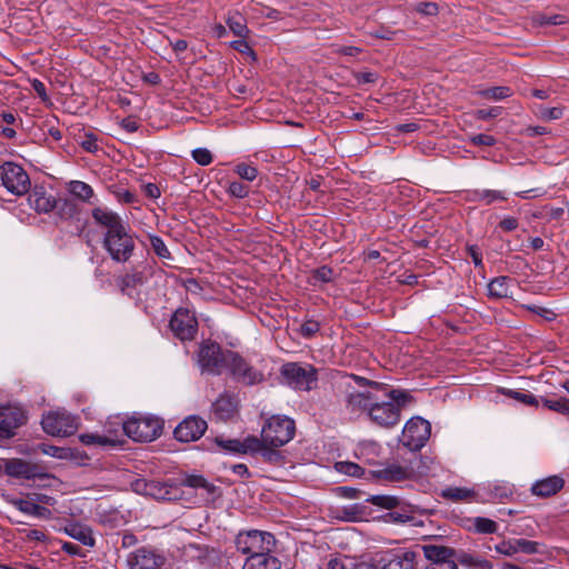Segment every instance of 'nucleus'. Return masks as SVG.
I'll return each instance as SVG.
<instances>
[{
  "label": "nucleus",
  "mask_w": 569,
  "mask_h": 569,
  "mask_svg": "<svg viewBox=\"0 0 569 569\" xmlns=\"http://www.w3.org/2000/svg\"><path fill=\"white\" fill-rule=\"evenodd\" d=\"M359 386H369L377 389L378 395L382 393L380 400L373 401L368 416L377 425L386 428L396 426L400 420V409L411 400L409 393L402 390H389L382 383L370 381L362 377L355 376Z\"/></svg>",
  "instance_id": "obj_1"
},
{
  "label": "nucleus",
  "mask_w": 569,
  "mask_h": 569,
  "mask_svg": "<svg viewBox=\"0 0 569 569\" xmlns=\"http://www.w3.org/2000/svg\"><path fill=\"white\" fill-rule=\"evenodd\" d=\"M295 420L281 415L271 416L262 426L261 439L271 447H282L295 436Z\"/></svg>",
  "instance_id": "obj_2"
},
{
  "label": "nucleus",
  "mask_w": 569,
  "mask_h": 569,
  "mask_svg": "<svg viewBox=\"0 0 569 569\" xmlns=\"http://www.w3.org/2000/svg\"><path fill=\"white\" fill-rule=\"evenodd\" d=\"M231 350H222L221 346L214 341L206 340L200 345L198 352V363L203 372L210 375H221L231 360L228 355Z\"/></svg>",
  "instance_id": "obj_3"
},
{
  "label": "nucleus",
  "mask_w": 569,
  "mask_h": 569,
  "mask_svg": "<svg viewBox=\"0 0 569 569\" xmlns=\"http://www.w3.org/2000/svg\"><path fill=\"white\" fill-rule=\"evenodd\" d=\"M124 433L134 441L150 442L162 432V421L152 416L132 417L122 423Z\"/></svg>",
  "instance_id": "obj_4"
},
{
  "label": "nucleus",
  "mask_w": 569,
  "mask_h": 569,
  "mask_svg": "<svg viewBox=\"0 0 569 569\" xmlns=\"http://www.w3.org/2000/svg\"><path fill=\"white\" fill-rule=\"evenodd\" d=\"M102 243L110 258L121 263L127 262L136 249L133 237L127 226L112 233H104Z\"/></svg>",
  "instance_id": "obj_5"
},
{
  "label": "nucleus",
  "mask_w": 569,
  "mask_h": 569,
  "mask_svg": "<svg viewBox=\"0 0 569 569\" xmlns=\"http://www.w3.org/2000/svg\"><path fill=\"white\" fill-rule=\"evenodd\" d=\"M276 539L272 533L260 530L240 532L236 538L237 550L248 557L272 552Z\"/></svg>",
  "instance_id": "obj_6"
},
{
  "label": "nucleus",
  "mask_w": 569,
  "mask_h": 569,
  "mask_svg": "<svg viewBox=\"0 0 569 569\" xmlns=\"http://www.w3.org/2000/svg\"><path fill=\"white\" fill-rule=\"evenodd\" d=\"M368 502L376 507L388 509L383 516L386 522L407 523L413 519V509L410 505L403 503L396 496L375 495L367 499Z\"/></svg>",
  "instance_id": "obj_7"
},
{
  "label": "nucleus",
  "mask_w": 569,
  "mask_h": 569,
  "mask_svg": "<svg viewBox=\"0 0 569 569\" xmlns=\"http://www.w3.org/2000/svg\"><path fill=\"white\" fill-rule=\"evenodd\" d=\"M41 425L44 432L50 436L68 437L78 430L79 419L64 410H57L44 415Z\"/></svg>",
  "instance_id": "obj_8"
},
{
  "label": "nucleus",
  "mask_w": 569,
  "mask_h": 569,
  "mask_svg": "<svg viewBox=\"0 0 569 569\" xmlns=\"http://www.w3.org/2000/svg\"><path fill=\"white\" fill-rule=\"evenodd\" d=\"M2 186L14 196H23L30 190V178L27 171L16 162H4L0 166Z\"/></svg>",
  "instance_id": "obj_9"
},
{
  "label": "nucleus",
  "mask_w": 569,
  "mask_h": 569,
  "mask_svg": "<svg viewBox=\"0 0 569 569\" xmlns=\"http://www.w3.org/2000/svg\"><path fill=\"white\" fill-rule=\"evenodd\" d=\"M281 376L288 386L298 390H310L311 383L317 380V372L312 366L297 362L283 365Z\"/></svg>",
  "instance_id": "obj_10"
},
{
  "label": "nucleus",
  "mask_w": 569,
  "mask_h": 569,
  "mask_svg": "<svg viewBox=\"0 0 569 569\" xmlns=\"http://www.w3.org/2000/svg\"><path fill=\"white\" fill-rule=\"evenodd\" d=\"M431 432L430 423L420 418H411L402 430L401 442L410 450H419L428 441Z\"/></svg>",
  "instance_id": "obj_11"
},
{
  "label": "nucleus",
  "mask_w": 569,
  "mask_h": 569,
  "mask_svg": "<svg viewBox=\"0 0 569 569\" xmlns=\"http://www.w3.org/2000/svg\"><path fill=\"white\" fill-rule=\"evenodd\" d=\"M133 487L138 493L149 496L156 500H176L180 495V488L171 481L142 479L137 480Z\"/></svg>",
  "instance_id": "obj_12"
},
{
  "label": "nucleus",
  "mask_w": 569,
  "mask_h": 569,
  "mask_svg": "<svg viewBox=\"0 0 569 569\" xmlns=\"http://www.w3.org/2000/svg\"><path fill=\"white\" fill-rule=\"evenodd\" d=\"M173 336L181 341L192 340L198 332V321L194 313L186 308H179L169 322Z\"/></svg>",
  "instance_id": "obj_13"
},
{
  "label": "nucleus",
  "mask_w": 569,
  "mask_h": 569,
  "mask_svg": "<svg viewBox=\"0 0 569 569\" xmlns=\"http://www.w3.org/2000/svg\"><path fill=\"white\" fill-rule=\"evenodd\" d=\"M228 357H231V360L227 369L230 371L233 379L238 382H241L246 386H253L264 380L263 373L249 365L238 353H229Z\"/></svg>",
  "instance_id": "obj_14"
},
{
  "label": "nucleus",
  "mask_w": 569,
  "mask_h": 569,
  "mask_svg": "<svg viewBox=\"0 0 569 569\" xmlns=\"http://www.w3.org/2000/svg\"><path fill=\"white\" fill-rule=\"evenodd\" d=\"M422 551L429 561L425 569H458L451 548L427 545L422 547Z\"/></svg>",
  "instance_id": "obj_15"
},
{
  "label": "nucleus",
  "mask_w": 569,
  "mask_h": 569,
  "mask_svg": "<svg viewBox=\"0 0 569 569\" xmlns=\"http://www.w3.org/2000/svg\"><path fill=\"white\" fill-rule=\"evenodd\" d=\"M207 421L198 416H190L182 420L174 429V438L180 442L196 441L207 430Z\"/></svg>",
  "instance_id": "obj_16"
},
{
  "label": "nucleus",
  "mask_w": 569,
  "mask_h": 569,
  "mask_svg": "<svg viewBox=\"0 0 569 569\" xmlns=\"http://www.w3.org/2000/svg\"><path fill=\"white\" fill-rule=\"evenodd\" d=\"M417 551L399 548L388 551L382 558V569H415L417 566Z\"/></svg>",
  "instance_id": "obj_17"
},
{
  "label": "nucleus",
  "mask_w": 569,
  "mask_h": 569,
  "mask_svg": "<svg viewBox=\"0 0 569 569\" xmlns=\"http://www.w3.org/2000/svg\"><path fill=\"white\" fill-rule=\"evenodd\" d=\"M26 421L24 412L14 406L0 407V437L10 438L14 435V430L22 426Z\"/></svg>",
  "instance_id": "obj_18"
},
{
  "label": "nucleus",
  "mask_w": 569,
  "mask_h": 569,
  "mask_svg": "<svg viewBox=\"0 0 569 569\" xmlns=\"http://www.w3.org/2000/svg\"><path fill=\"white\" fill-rule=\"evenodd\" d=\"M130 569H159L164 563V558L153 549L141 547L130 553L127 559Z\"/></svg>",
  "instance_id": "obj_19"
},
{
  "label": "nucleus",
  "mask_w": 569,
  "mask_h": 569,
  "mask_svg": "<svg viewBox=\"0 0 569 569\" xmlns=\"http://www.w3.org/2000/svg\"><path fill=\"white\" fill-rule=\"evenodd\" d=\"M541 545L525 538L507 539L495 546L498 553L512 557L517 553L535 555L540 551Z\"/></svg>",
  "instance_id": "obj_20"
},
{
  "label": "nucleus",
  "mask_w": 569,
  "mask_h": 569,
  "mask_svg": "<svg viewBox=\"0 0 569 569\" xmlns=\"http://www.w3.org/2000/svg\"><path fill=\"white\" fill-rule=\"evenodd\" d=\"M216 442L220 448L231 453L253 455L261 447L259 438L254 436H249L243 440L223 439L222 437H218L216 438Z\"/></svg>",
  "instance_id": "obj_21"
},
{
  "label": "nucleus",
  "mask_w": 569,
  "mask_h": 569,
  "mask_svg": "<svg viewBox=\"0 0 569 569\" xmlns=\"http://www.w3.org/2000/svg\"><path fill=\"white\" fill-rule=\"evenodd\" d=\"M563 487L565 479L559 475H553L536 480L530 487V492L538 498H550L561 491Z\"/></svg>",
  "instance_id": "obj_22"
},
{
  "label": "nucleus",
  "mask_w": 569,
  "mask_h": 569,
  "mask_svg": "<svg viewBox=\"0 0 569 569\" xmlns=\"http://www.w3.org/2000/svg\"><path fill=\"white\" fill-rule=\"evenodd\" d=\"M0 468L12 478L30 480L36 477V467L22 459H3Z\"/></svg>",
  "instance_id": "obj_23"
},
{
  "label": "nucleus",
  "mask_w": 569,
  "mask_h": 569,
  "mask_svg": "<svg viewBox=\"0 0 569 569\" xmlns=\"http://www.w3.org/2000/svg\"><path fill=\"white\" fill-rule=\"evenodd\" d=\"M377 389L367 392H350L346 398L347 409L351 412L366 411L369 413L373 401L380 400Z\"/></svg>",
  "instance_id": "obj_24"
},
{
  "label": "nucleus",
  "mask_w": 569,
  "mask_h": 569,
  "mask_svg": "<svg viewBox=\"0 0 569 569\" xmlns=\"http://www.w3.org/2000/svg\"><path fill=\"white\" fill-rule=\"evenodd\" d=\"M463 199L468 202H480L483 206H490L497 201H506L507 196L501 190L472 189L465 191Z\"/></svg>",
  "instance_id": "obj_25"
},
{
  "label": "nucleus",
  "mask_w": 569,
  "mask_h": 569,
  "mask_svg": "<svg viewBox=\"0 0 569 569\" xmlns=\"http://www.w3.org/2000/svg\"><path fill=\"white\" fill-rule=\"evenodd\" d=\"M92 218L98 224L107 228L106 233H112L114 230L126 227L122 219L116 212L107 208H94L92 210Z\"/></svg>",
  "instance_id": "obj_26"
},
{
  "label": "nucleus",
  "mask_w": 569,
  "mask_h": 569,
  "mask_svg": "<svg viewBox=\"0 0 569 569\" xmlns=\"http://www.w3.org/2000/svg\"><path fill=\"white\" fill-rule=\"evenodd\" d=\"M29 204L38 212L48 213L58 206L57 199L43 188H34L28 198Z\"/></svg>",
  "instance_id": "obj_27"
},
{
  "label": "nucleus",
  "mask_w": 569,
  "mask_h": 569,
  "mask_svg": "<svg viewBox=\"0 0 569 569\" xmlns=\"http://www.w3.org/2000/svg\"><path fill=\"white\" fill-rule=\"evenodd\" d=\"M10 503L22 513L36 518L50 519L52 517V512L50 509L39 503H36L30 499H12Z\"/></svg>",
  "instance_id": "obj_28"
},
{
  "label": "nucleus",
  "mask_w": 569,
  "mask_h": 569,
  "mask_svg": "<svg viewBox=\"0 0 569 569\" xmlns=\"http://www.w3.org/2000/svg\"><path fill=\"white\" fill-rule=\"evenodd\" d=\"M238 401L231 395H221L213 403L212 410L214 416L220 420L230 419L237 411Z\"/></svg>",
  "instance_id": "obj_29"
},
{
  "label": "nucleus",
  "mask_w": 569,
  "mask_h": 569,
  "mask_svg": "<svg viewBox=\"0 0 569 569\" xmlns=\"http://www.w3.org/2000/svg\"><path fill=\"white\" fill-rule=\"evenodd\" d=\"M64 533H67L72 539L81 542L87 547H93L96 545V539L92 533V529L89 526L72 522L67 525L63 528Z\"/></svg>",
  "instance_id": "obj_30"
},
{
  "label": "nucleus",
  "mask_w": 569,
  "mask_h": 569,
  "mask_svg": "<svg viewBox=\"0 0 569 569\" xmlns=\"http://www.w3.org/2000/svg\"><path fill=\"white\" fill-rule=\"evenodd\" d=\"M372 475L386 482H398L409 478L410 470L399 465H388L372 471Z\"/></svg>",
  "instance_id": "obj_31"
},
{
  "label": "nucleus",
  "mask_w": 569,
  "mask_h": 569,
  "mask_svg": "<svg viewBox=\"0 0 569 569\" xmlns=\"http://www.w3.org/2000/svg\"><path fill=\"white\" fill-rule=\"evenodd\" d=\"M281 562L272 552L247 557L242 569H280Z\"/></svg>",
  "instance_id": "obj_32"
},
{
  "label": "nucleus",
  "mask_w": 569,
  "mask_h": 569,
  "mask_svg": "<svg viewBox=\"0 0 569 569\" xmlns=\"http://www.w3.org/2000/svg\"><path fill=\"white\" fill-rule=\"evenodd\" d=\"M511 278L506 276H500L493 278L488 283V296L493 299H502L509 297V282Z\"/></svg>",
  "instance_id": "obj_33"
},
{
  "label": "nucleus",
  "mask_w": 569,
  "mask_h": 569,
  "mask_svg": "<svg viewBox=\"0 0 569 569\" xmlns=\"http://www.w3.org/2000/svg\"><path fill=\"white\" fill-rule=\"evenodd\" d=\"M68 190L72 196L83 202H90L91 198L94 196L92 187L80 180L70 181Z\"/></svg>",
  "instance_id": "obj_34"
},
{
  "label": "nucleus",
  "mask_w": 569,
  "mask_h": 569,
  "mask_svg": "<svg viewBox=\"0 0 569 569\" xmlns=\"http://www.w3.org/2000/svg\"><path fill=\"white\" fill-rule=\"evenodd\" d=\"M475 491L468 488L461 487H449L442 491V497L452 501H472L475 498Z\"/></svg>",
  "instance_id": "obj_35"
},
{
  "label": "nucleus",
  "mask_w": 569,
  "mask_h": 569,
  "mask_svg": "<svg viewBox=\"0 0 569 569\" xmlns=\"http://www.w3.org/2000/svg\"><path fill=\"white\" fill-rule=\"evenodd\" d=\"M147 276L143 271L131 270L127 272L123 277L119 279V287L122 292H124L128 288H134L137 286H141L146 282Z\"/></svg>",
  "instance_id": "obj_36"
},
{
  "label": "nucleus",
  "mask_w": 569,
  "mask_h": 569,
  "mask_svg": "<svg viewBox=\"0 0 569 569\" xmlns=\"http://www.w3.org/2000/svg\"><path fill=\"white\" fill-rule=\"evenodd\" d=\"M477 94L483 99L499 101L510 97L512 91L509 87L499 86L478 90Z\"/></svg>",
  "instance_id": "obj_37"
},
{
  "label": "nucleus",
  "mask_w": 569,
  "mask_h": 569,
  "mask_svg": "<svg viewBox=\"0 0 569 569\" xmlns=\"http://www.w3.org/2000/svg\"><path fill=\"white\" fill-rule=\"evenodd\" d=\"M533 22L537 26H561L569 22V19L565 14H547V13H536L533 16Z\"/></svg>",
  "instance_id": "obj_38"
},
{
  "label": "nucleus",
  "mask_w": 569,
  "mask_h": 569,
  "mask_svg": "<svg viewBox=\"0 0 569 569\" xmlns=\"http://www.w3.org/2000/svg\"><path fill=\"white\" fill-rule=\"evenodd\" d=\"M471 523L477 533L490 535L498 531V523L489 518L475 517L471 519Z\"/></svg>",
  "instance_id": "obj_39"
},
{
  "label": "nucleus",
  "mask_w": 569,
  "mask_h": 569,
  "mask_svg": "<svg viewBox=\"0 0 569 569\" xmlns=\"http://www.w3.org/2000/svg\"><path fill=\"white\" fill-rule=\"evenodd\" d=\"M333 280V270L328 266H321L311 271L309 283L317 286L318 283H328Z\"/></svg>",
  "instance_id": "obj_40"
},
{
  "label": "nucleus",
  "mask_w": 569,
  "mask_h": 569,
  "mask_svg": "<svg viewBox=\"0 0 569 569\" xmlns=\"http://www.w3.org/2000/svg\"><path fill=\"white\" fill-rule=\"evenodd\" d=\"M150 248L161 260H172V254L166 246L162 238L156 234H149Z\"/></svg>",
  "instance_id": "obj_41"
},
{
  "label": "nucleus",
  "mask_w": 569,
  "mask_h": 569,
  "mask_svg": "<svg viewBox=\"0 0 569 569\" xmlns=\"http://www.w3.org/2000/svg\"><path fill=\"white\" fill-rule=\"evenodd\" d=\"M503 395L526 406L538 407L540 403L539 398H537L536 396L528 391L522 392L518 390L507 389L503 391Z\"/></svg>",
  "instance_id": "obj_42"
},
{
  "label": "nucleus",
  "mask_w": 569,
  "mask_h": 569,
  "mask_svg": "<svg viewBox=\"0 0 569 569\" xmlns=\"http://www.w3.org/2000/svg\"><path fill=\"white\" fill-rule=\"evenodd\" d=\"M338 513V517L345 521H357L363 516V507L358 503L348 505L342 507Z\"/></svg>",
  "instance_id": "obj_43"
},
{
  "label": "nucleus",
  "mask_w": 569,
  "mask_h": 569,
  "mask_svg": "<svg viewBox=\"0 0 569 569\" xmlns=\"http://www.w3.org/2000/svg\"><path fill=\"white\" fill-rule=\"evenodd\" d=\"M260 443L261 447L256 453H260L266 461L280 463L283 460L281 452L277 450L278 447H271L262 440H260Z\"/></svg>",
  "instance_id": "obj_44"
},
{
  "label": "nucleus",
  "mask_w": 569,
  "mask_h": 569,
  "mask_svg": "<svg viewBox=\"0 0 569 569\" xmlns=\"http://www.w3.org/2000/svg\"><path fill=\"white\" fill-rule=\"evenodd\" d=\"M540 402L549 410L556 411L562 415H569V400L567 398L548 399L540 398Z\"/></svg>",
  "instance_id": "obj_45"
},
{
  "label": "nucleus",
  "mask_w": 569,
  "mask_h": 569,
  "mask_svg": "<svg viewBox=\"0 0 569 569\" xmlns=\"http://www.w3.org/2000/svg\"><path fill=\"white\" fill-rule=\"evenodd\" d=\"M335 469L340 473L356 478L365 475V470L359 465L350 461H338L335 463Z\"/></svg>",
  "instance_id": "obj_46"
},
{
  "label": "nucleus",
  "mask_w": 569,
  "mask_h": 569,
  "mask_svg": "<svg viewBox=\"0 0 569 569\" xmlns=\"http://www.w3.org/2000/svg\"><path fill=\"white\" fill-rule=\"evenodd\" d=\"M227 24L237 37L243 38L248 33V28L244 23V19L240 14L229 17L227 20Z\"/></svg>",
  "instance_id": "obj_47"
},
{
  "label": "nucleus",
  "mask_w": 569,
  "mask_h": 569,
  "mask_svg": "<svg viewBox=\"0 0 569 569\" xmlns=\"http://www.w3.org/2000/svg\"><path fill=\"white\" fill-rule=\"evenodd\" d=\"M79 439L86 446H108L113 443L111 439L99 433H82L79 436Z\"/></svg>",
  "instance_id": "obj_48"
},
{
  "label": "nucleus",
  "mask_w": 569,
  "mask_h": 569,
  "mask_svg": "<svg viewBox=\"0 0 569 569\" xmlns=\"http://www.w3.org/2000/svg\"><path fill=\"white\" fill-rule=\"evenodd\" d=\"M80 146L90 153H96L99 151L98 137L90 131H84L81 137Z\"/></svg>",
  "instance_id": "obj_49"
},
{
  "label": "nucleus",
  "mask_w": 569,
  "mask_h": 569,
  "mask_svg": "<svg viewBox=\"0 0 569 569\" xmlns=\"http://www.w3.org/2000/svg\"><path fill=\"white\" fill-rule=\"evenodd\" d=\"M234 172L243 180L253 181L258 177V169L247 163H239L234 168Z\"/></svg>",
  "instance_id": "obj_50"
},
{
  "label": "nucleus",
  "mask_w": 569,
  "mask_h": 569,
  "mask_svg": "<svg viewBox=\"0 0 569 569\" xmlns=\"http://www.w3.org/2000/svg\"><path fill=\"white\" fill-rule=\"evenodd\" d=\"M57 203L58 206L56 209L58 210L60 217L68 219L77 213V206L71 200L60 199L57 200Z\"/></svg>",
  "instance_id": "obj_51"
},
{
  "label": "nucleus",
  "mask_w": 569,
  "mask_h": 569,
  "mask_svg": "<svg viewBox=\"0 0 569 569\" xmlns=\"http://www.w3.org/2000/svg\"><path fill=\"white\" fill-rule=\"evenodd\" d=\"M249 186L240 181H232L228 187V193L238 199L246 198L249 194Z\"/></svg>",
  "instance_id": "obj_52"
},
{
  "label": "nucleus",
  "mask_w": 569,
  "mask_h": 569,
  "mask_svg": "<svg viewBox=\"0 0 569 569\" xmlns=\"http://www.w3.org/2000/svg\"><path fill=\"white\" fill-rule=\"evenodd\" d=\"M563 116V108L562 107H540L539 109V117L542 120H558Z\"/></svg>",
  "instance_id": "obj_53"
},
{
  "label": "nucleus",
  "mask_w": 569,
  "mask_h": 569,
  "mask_svg": "<svg viewBox=\"0 0 569 569\" xmlns=\"http://www.w3.org/2000/svg\"><path fill=\"white\" fill-rule=\"evenodd\" d=\"M192 158L200 166H209L213 160L211 152L206 148L194 149Z\"/></svg>",
  "instance_id": "obj_54"
},
{
  "label": "nucleus",
  "mask_w": 569,
  "mask_h": 569,
  "mask_svg": "<svg viewBox=\"0 0 569 569\" xmlns=\"http://www.w3.org/2000/svg\"><path fill=\"white\" fill-rule=\"evenodd\" d=\"M490 493L493 499L502 501L512 495V489L507 485H495L490 489Z\"/></svg>",
  "instance_id": "obj_55"
},
{
  "label": "nucleus",
  "mask_w": 569,
  "mask_h": 569,
  "mask_svg": "<svg viewBox=\"0 0 569 569\" xmlns=\"http://www.w3.org/2000/svg\"><path fill=\"white\" fill-rule=\"evenodd\" d=\"M41 451L47 456L54 457L58 459H63V458H67V456H68L67 448H61V447L51 446V445H42Z\"/></svg>",
  "instance_id": "obj_56"
},
{
  "label": "nucleus",
  "mask_w": 569,
  "mask_h": 569,
  "mask_svg": "<svg viewBox=\"0 0 569 569\" xmlns=\"http://www.w3.org/2000/svg\"><path fill=\"white\" fill-rule=\"evenodd\" d=\"M188 486L192 488H204L209 492H213L216 487L211 483H209L203 477L201 476H191L187 479Z\"/></svg>",
  "instance_id": "obj_57"
},
{
  "label": "nucleus",
  "mask_w": 569,
  "mask_h": 569,
  "mask_svg": "<svg viewBox=\"0 0 569 569\" xmlns=\"http://www.w3.org/2000/svg\"><path fill=\"white\" fill-rule=\"evenodd\" d=\"M327 569H355V561L350 558H335L328 562Z\"/></svg>",
  "instance_id": "obj_58"
},
{
  "label": "nucleus",
  "mask_w": 569,
  "mask_h": 569,
  "mask_svg": "<svg viewBox=\"0 0 569 569\" xmlns=\"http://www.w3.org/2000/svg\"><path fill=\"white\" fill-rule=\"evenodd\" d=\"M469 140H470L471 144H473V146L491 147V146L496 144L495 137H492L490 134H486V133H479V134L471 136L469 138Z\"/></svg>",
  "instance_id": "obj_59"
},
{
  "label": "nucleus",
  "mask_w": 569,
  "mask_h": 569,
  "mask_svg": "<svg viewBox=\"0 0 569 569\" xmlns=\"http://www.w3.org/2000/svg\"><path fill=\"white\" fill-rule=\"evenodd\" d=\"M501 107H492L489 109H479L475 112V117L479 120H487L490 118H497L501 114Z\"/></svg>",
  "instance_id": "obj_60"
},
{
  "label": "nucleus",
  "mask_w": 569,
  "mask_h": 569,
  "mask_svg": "<svg viewBox=\"0 0 569 569\" xmlns=\"http://www.w3.org/2000/svg\"><path fill=\"white\" fill-rule=\"evenodd\" d=\"M320 329V323L316 320H307L302 323L300 332L303 337L310 338Z\"/></svg>",
  "instance_id": "obj_61"
},
{
  "label": "nucleus",
  "mask_w": 569,
  "mask_h": 569,
  "mask_svg": "<svg viewBox=\"0 0 569 569\" xmlns=\"http://www.w3.org/2000/svg\"><path fill=\"white\" fill-rule=\"evenodd\" d=\"M113 194L117 198V200L122 203H133L137 201L136 193L131 192L128 189H118L113 191Z\"/></svg>",
  "instance_id": "obj_62"
},
{
  "label": "nucleus",
  "mask_w": 569,
  "mask_h": 569,
  "mask_svg": "<svg viewBox=\"0 0 569 569\" xmlns=\"http://www.w3.org/2000/svg\"><path fill=\"white\" fill-rule=\"evenodd\" d=\"M120 127L129 133H133L139 129V122L134 117H127L121 120Z\"/></svg>",
  "instance_id": "obj_63"
},
{
  "label": "nucleus",
  "mask_w": 569,
  "mask_h": 569,
  "mask_svg": "<svg viewBox=\"0 0 569 569\" xmlns=\"http://www.w3.org/2000/svg\"><path fill=\"white\" fill-rule=\"evenodd\" d=\"M519 226L518 219L515 217H505L499 222V228L506 232H511L516 230Z\"/></svg>",
  "instance_id": "obj_64"
}]
</instances>
